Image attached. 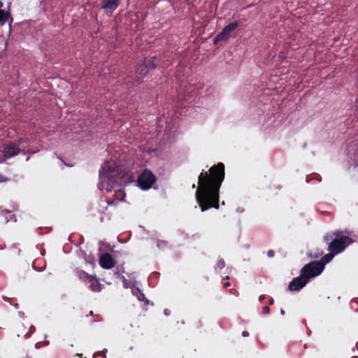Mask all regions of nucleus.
Wrapping results in <instances>:
<instances>
[{
    "label": "nucleus",
    "instance_id": "f257e3e1",
    "mask_svg": "<svg viewBox=\"0 0 358 358\" xmlns=\"http://www.w3.org/2000/svg\"><path fill=\"white\" fill-rule=\"evenodd\" d=\"M225 177V166L219 162L208 171L203 170L198 177L195 197L201 211L219 208L220 189Z\"/></svg>",
    "mask_w": 358,
    "mask_h": 358
},
{
    "label": "nucleus",
    "instance_id": "f03ea898",
    "mask_svg": "<svg viewBox=\"0 0 358 358\" xmlns=\"http://www.w3.org/2000/svg\"><path fill=\"white\" fill-rule=\"evenodd\" d=\"M352 231L349 230H336L331 234H327L324 236L325 241H331L328 246V250L337 255L342 252L345 248L353 243L351 238Z\"/></svg>",
    "mask_w": 358,
    "mask_h": 358
},
{
    "label": "nucleus",
    "instance_id": "7ed1b4c3",
    "mask_svg": "<svg viewBox=\"0 0 358 358\" xmlns=\"http://www.w3.org/2000/svg\"><path fill=\"white\" fill-rule=\"evenodd\" d=\"M323 271V265L316 262V261L310 262L306 264L300 271V273L309 282L310 279L320 275Z\"/></svg>",
    "mask_w": 358,
    "mask_h": 358
},
{
    "label": "nucleus",
    "instance_id": "20e7f679",
    "mask_svg": "<svg viewBox=\"0 0 358 358\" xmlns=\"http://www.w3.org/2000/svg\"><path fill=\"white\" fill-rule=\"evenodd\" d=\"M119 168L113 161H106L99 171L100 178L113 180L119 177Z\"/></svg>",
    "mask_w": 358,
    "mask_h": 358
},
{
    "label": "nucleus",
    "instance_id": "39448f33",
    "mask_svg": "<svg viewBox=\"0 0 358 358\" xmlns=\"http://www.w3.org/2000/svg\"><path fill=\"white\" fill-rule=\"evenodd\" d=\"M157 180L156 176L148 169H145L138 177V186L143 190L150 189Z\"/></svg>",
    "mask_w": 358,
    "mask_h": 358
},
{
    "label": "nucleus",
    "instance_id": "423d86ee",
    "mask_svg": "<svg viewBox=\"0 0 358 358\" xmlns=\"http://www.w3.org/2000/svg\"><path fill=\"white\" fill-rule=\"evenodd\" d=\"M22 139L18 141V143L14 142H10L8 144L3 145L2 160L1 162H5L6 159L13 157L18 155L21 152L20 148V144L22 143Z\"/></svg>",
    "mask_w": 358,
    "mask_h": 358
},
{
    "label": "nucleus",
    "instance_id": "0eeeda50",
    "mask_svg": "<svg viewBox=\"0 0 358 358\" xmlns=\"http://www.w3.org/2000/svg\"><path fill=\"white\" fill-rule=\"evenodd\" d=\"M239 26V23L238 22H234L229 23L228 25L224 27L221 32H220L214 38L213 43L215 45L218 44L219 42L227 41L229 35L231 32L235 31L238 27Z\"/></svg>",
    "mask_w": 358,
    "mask_h": 358
},
{
    "label": "nucleus",
    "instance_id": "6e6552de",
    "mask_svg": "<svg viewBox=\"0 0 358 358\" xmlns=\"http://www.w3.org/2000/svg\"><path fill=\"white\" fill-rule=\"evenodd\" d=\"M308 282L306 280V278L303 276V275L300 273V275L294 278L292 282H289L288 288L291 292L299 291L303 287H305Z\"/></svg>",
    "mask_w": 358,
    "mask_h": 358
},
{
    "label": "nucleus",
    "instance_id": "1a4fd4ad",
    "mask_svg": "<svg viewBox=\"0 0 358 358\" xmlns=\"http://www.w3.org/2000/svg\"><path fill=\"white\" fill-rule=\"evenodd\" d=\"M99 264L103 268L110 269L115 266V261L110 254L105 252L100 256Z\"/></svg>",
    "mask_w": 358,
    "mask_h": 358
},
{
    "label": "nucleus",
    "instance_id": "9d476101",
    "mask_svg": "<svg viewBox=\"0 0 358 358\" xmlns=\"http://www.w3.org/2000/svg\"><path fill=\"white\" fill-rule=\"evenodd\" d=\"M148 71L149 70L147 69L146 64H141L138 66L136 69V77L134 81V83H136V85H138L143 82V80L147 75Z\"/></svg>",
    "mask_w": 358,
    "mask_h": 358
},
{
    "label": "nucleus",
    "instance_id": "9b49d317",
    "mask_svg": "<svg viewBox=\"0 0 358 358\" xmlns=\"http://www.w3.org/2000/svg\"><path fill=\"white\" fill-rule=\"evenodd\" d=\"M122 0H102L101 8L113 12L120 6Z\"/></svg>",
    "mask_w": 358,
    "mask_h": 358
},
{
    "label": "nucleus",
    "instance_id": "f8f14e48",
    "mask_svg": "<svg viewBox=\"0 0 358 358\" xmlns=\"http://www.w3.org/2000/svg\"><path fill=\"white\" fill-rule=\"evenodd\" d=\"M114 200H107L108 205L112 206H116L119 201L124 200V198L125 197V193L124 192L120 189L118 190H116L114 194Z\"/></svg>",
    "mask_w": 358,
    "mask_h": 358
},
{
    "label": "nucleus",
    "instance_id": "ddd939ff",
    "mask_svg": "<svg viewBox=\"0 0 358 358\" xmlns=\"http://www.w3.org/2000/svg\"><path fill=\"white\" fill-rule=\"evenodd\" d=\"M3 6V3L0 1V25H3L8 20L9 17H10V14L9 12L5 11L1 9Z\"/></svg>",
    "mask_w": 358,
    "mask_h": 358
},
{
    "label": "nucleus",
    "instance_id": "4468645a",
    "mask_svg": "<svg viewBox=\"0 0 358 358\" xmlns=\"http://www.w3.org/2000/svg\"><path fill=\"white\" fill-rule=\"evenodd\" d=\"M0 216H2L4 217V220L6 222H8V221L14 220V221H16L15 215L10 210H0Z\"/></svg>",
    "mask_w": 358,
    "mask_h": 358
},
{
    "label": "nucleus",
    "instance_id": "2eb2a0df",
    "mask_svg": "<svg viewBox=\"0 0 358 358\" xmlns=\"http://www.w3.org/2000/svg\"><path fill=\"white\" fill-rule=\"evenodd\" d=\"M336 255V254L333 253V252H329V254L325 255L322 257V259L319 261H316V262L322 264L323 270L324 269L325 265L330 262L333 257Z\"/></svg>",
    "mask_w": 358,
    "mask_h": 358
},
{
    "label": "nucleus",
    "instance_id": "dca6fc26",
    "mask_svg": "<svg viewBox=\"0 0 358 358\" xmlns=\"http://www.w3.org/2000/svg\"><path fill=\"white\" fill-rule=\"evenodd\" d=\"M90 283V287L94 292H99L101 289V285L96 279L91 278L89 282Z\"/></svg>",
    "mask_w": 358,
    "mask_h": 358
},
{
    "label": "nucleus",
    "instance_id": "f3484780",
    "mask_svg": "<svg viewBox=\"0 0 358 358\" xmlns=\"http://www.w3.org/2000/svg\"><path fill=\"white\" fill-rule=\"evenodd\" d=\"M78 275L80 280L85 282H89V280L93 278L92 275H89L84 271H78Z\"/></svg>",
    "mask_w": 358,
    "mask_h": 358
},
{
    "label": "nucleus",
    "instance_id": "a211bd4d",
    "mask_svg": "<svg viewBox=\"0 0 358 358\" xmlns=\"http://www.w3.org/2000/svg\"><path fill=\"white\" fill-rule=\"evenodd\" d=\"M155 59H156V57H154L152 58V59L148 60L143 64H146L147 69L148 70L155 69L157 66V64L155 62Z\"/></svg>",
    "mask_w": 358,
    "mask_h": 358
},
{
    "label": "nucleus",
    "instance_id": "6ab92c4d",
    "mask_svg": "<svg viewBox=\"0 0 358 358\" xmlns=\"http://www.w3.org/2000/svg\"><path fill=\"white\" fill-rule=\"evenodd\" d=\"M225 266V262L223 259H218L216 265L215 266V269H222Z\"/></svg>",
    "mask_w": 358,
    "mask_h": 358
},
{
    "label": "nucleus",
    "instance_id": "aec40b11",
    "mask_svg": "<svg viewBox=\"0 0 358 358\" xmlns=\"http://www.w3.org/2000/svg\"><path fill=\"white\" fill-rule=\"evenodd\" d=\"M20 252V249L18 248L16 245H13L10 248V253L12 255L19 256Z\"/></svg>",
    "mask_w": 358,
    "mask_h": 358
},
{
    "label": "nucleus",
    "instance_id": "412c9836",
    "mask_svg": "<svg viewBox=\"0 0 358 358\" xmlns=\"http://www.w3.org/2000/svg\"><path fill=\"white\" fill-rule=\"evenodd\" d=\"M106 350L105 351H99L94 354V358H96L97 356H104L106 357Z\"/></svg>",
    "mask_w": 358,
    "mask_h": 358
},
{
    "label": "nucleus",
    "instance_id": "4be33fe9",
    "mask_svg": "<svg viewBox=\"0 0 358 358\" xmlns=\"http://www.w3.org/2000/svg\"><path fill=\"white\" fill-rule=\"evenodd\" d=\"M262 314L267 315L270 313V308L268 306H264L262 310Z\"/></svg>",
    "mask_w": 358,
    "mask_h": 358
},
{
    "label": "nucleus",
    "instance_id": "5701e85b",
    "mask_svg": "<svg viewBox=\"0 0 358 358\" xmlns=\"http://www.w3.org/2000/svg\"><path fill=\"white\" fill-rule=\"evenodd\" d=\"M10 180V179L7 177L3 176L2 174L0 173V182H5Z\"/></svg>",
    "mask_w": 358,
    "mask_h": 358
},
{
    "label": "nucleus",
    "instance_id": "b1692460",
    "mask_svg": "<svg viewBox=\"0 0 358 358\" xmlns=\"http://www.w3.org/2000/svg\"><path fill=\"white\" fill-rule=\"evenodd\" d=\"M267 255L270 258L273 257L275 255V252L273 250H269L267 252Z\"/></svg>",
    "mask_w": 358,
    "mask_h": 358
},
{
    "label": "nucleus",
    "instance_id": "393cba45",
    "mask_svg": "<svg viewBox=\"0 0 358 358\" xmlns=\"http://www.w3.org/2000/svg\"><path fill=\"white\" fill-rule=\"evenodd\" d=\"M242 336H243V337H248V336H249V332H248V331H243L242 332Z\"/></svg>",
    "mask_w": 358,
    "mask_h": 358
},
{
    "label": "nucleus",
    "instance_id": "a878e982",
    "mask_svg": "<svg viewBox=\"0 0 358 358\" xmlns=\"http://www.w3.org/2000/svg\"><path fill=\"white\" fill-rule=\"evenodd\" d=\"M230 285H231V283H230L229 282H224V283L223 284V287H224V288H227V287H229Z\"/></svg>",
    "mask_w": 358,
    "mask_h": 358
},
{
    "label": "nucleus",
    "instance_id": "bb28decb",
    "mask_svg": "<svg viewBox=\"0 0 358 358\" xmlns=\"http://www.w3.org/2000/svg\"><path fill=\"white\" fill-rule=\"evenodd\" d=\"M89 315H90V316L94 315V313H93L92 310H90V313H89V315H87V316H89Z\"/></svg>",
    "mask_w": 358,
    "mask_h": 358
},
{
    "label": "nucleus",
    "instance_id": "cd10ccee",
    "mask_svg": "<svg viewBox=\"0 0 358 358\" xmlns=\"http://www.w3.org/2000/svg\"><path fill=\"white\" fill-rule=\"evenodd\" d=\"M264 299V296L262 295L259 296V301H262Z\"/></svg>",
    "mask_w": 358,
    "mask_h": 358
},
{
    "label": "nucleus",
    "instance_id": "c85d7f7f",
    "mask_svg": "<svg viewBox=\"0 0 358 358\" xmlns=\"http://www.w3.org/2000/svg\"><path fill=\"white\" fill-rule=\"evenodd\" d=\"M280 313H281L282 315H285V310H284L283 309H281V310H280Z\"/></svg>",
    "mask_w": 358,
    "mask_h": 358
},
{
    "label": "nucleus",
    "instance_id": "c756f323",
    "mask_svg": "<svg viewBox=\"0 0 358 358\" xmlns=\"http://www.w3.org/2000/svg\"><path fill=\"white\" fill-rule=\"evenodd\" d=\"M273 302H274V301H273V299H271L270 300V301H269V303H270V304H273Z\"/></svg>",
    "mask_w": 358,
    "mask_h": 358
},
{
    "label": "nucleus",
    "instance_id": "7c9ffc66",
    "mask_svg": "<svg viewBox=\"0 0 358 358\" xmlns=\"http://www.w3.org/2000/svg\"><path fill=\"white\" fill-rule=\"evenodd\" d=\"M125 84L129 89L131 87L130 86H129V82H126Z\"/></svg>",
    "mask_w": 358,
    "mask_h": 358
},
{
    "label": "nucleus",
    "instance_id": "2f4dec72",
    "mask_svg": "<svg viewBox=\"0 0 358 358\" xmlns=\"http://www.w3.org/2000/svg\"><path fill=\"white\" fill-rule=\"evenodd\" d=\"M296 345L299 346V348H301L302 346V344L301 343H297Z\"/></svg>",
    "mask_w": 358,
    "mask_h": 358
},
{
    "label": "nucleus",
    "instance_id": "473e14b6",
    "mask_svg": "<svg viewBox=\"0 0 358 358\" xmlns=\"http://www.w3.org/2000/svg\"><path fill=\"white\" fill-rule=\"evenodd\" d=\"M233 290H234V289H230V290H229V292H230L231 293H234V292H233Z\"/></svg>",
    "mask_w": 358,
    "mask_h": 358
},
{
    "label": "nucleus",
    "instance_id": "72a5a7b5",
    "mask_svg": "<svg viewBox=\"0 0 358 358\" xmlns=\"http://www.w3.org/2000/svg\"><path fill=\"white\" fill-rule=\"evenodd\" d=\"M303 348H306V344H304V345H303Z\"/></svg>",
    "mask_w": 358,
    "mask_h": 358
},
{
    "label": "nucleus",
    "instance_id": "f704fd0d",
    "mask_svg": "<svg viewBox=\"0 0 358 358\" xmlns=\"http://www.w3.org/2000/svg\"><path fill=\"white\" fill-rule=\"evenodd\" d=\"M141 296H142L143 297H144V294L141 293Z\"/></svg>",
    "mask_w": 358,
    "mask_h": 358
},
{
    "label": "nucleus",
    "instance_id": "c9c22d12",
    "mask_svg": "<svg viewBox=\"0 0 358 358\" xmlns=\"http://www.w3.org/2000/svg\"><path fill=\"white\" fill-rule=\"evenodd\" d=\"M352 358H358V357L355 356V357H352Z\"/></svg>",
    "mask_w": 358,
    "mask_h": 358
},
{
    "label": "nucleus",
    "instance_id": "e433bc0d",
    "mask_svg": "<svg viewBox=\"0 0 358 358\" xmlns=\"http://www.w3.org/2000/svg\"><path fill=\"white\" fill-rule=\"evenodd\" d=\"M1 160H2V158H1V159H0V161H1ZM1 162H0V163H1Z\"/></svg>",
    "mask_w": 358,
    "mask_h": 358
},
{
    "label": "nucleus",
    "instance_id": "4c0bfd02",
    "mask_svg": "<svg viewBox=\"0 0 358 358\" xmlns=\"http://www.w3.org/2000/svg\"><path fill=\"white\" fill-rule=\"evenodd\" d=\"M357 166H358V164H357Z\"/></svg>",
    "mask_w": 358,
    "mask_h": 358
}]
</instances>
